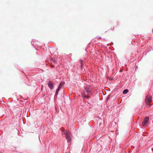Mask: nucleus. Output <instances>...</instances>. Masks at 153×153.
Returning <instances> with one entry per match:
<instances>
[{
	"label": "nucleus",
	"instance_id": "f257e3e1",
	"mask_svg": "<svg viewBox=\"0 0 153 153\" xmlns=\"http://www.w3.org/2000/svg\"><path fill=\"white\" fill-rule=\"evenodd\" d=\"M82 95L83 98L89 99L91 95V91L88 87H86L84 91L82 92Z\"/></svg>",
	"mask_w": 153,
	"mask_h": 153
},
{
	"label": "nucleus",
	"instance_id": "f03ea898",
	"mask_svg": "<svg viewBox=\"0 0 153 153\" xmlns=\"http://www.w3.org/2000/svg\"><path fill=\"white\" fill-rule=\"evenodd\" d=\"M63 133L65 135V137L68 142L71 140V134L70 132L67 130H64Z\"/></svg>",
	"mask_w": 153,
	"mask_h": 153
},
{
	"label": "nucleus",
	"instance_id": "7ed1b4c3",
	"mask_svg": "<svg viewBox=\"0 0 153 153\" xmlns=\"http://www.w3.org/2000/svg\"><path fill=\"white\" fill-rule=\"evenodd\" d=\"M145 101L147 105H149L152 101V97L149 95L147 96L146 98Z\"/></svg>",
	"mask_w": 153,
	"mask_h": 153
},
{
	"label": "nucleus",
	"instance_id": "20e7f679",
	"mask_svg": "<svg viewBox=\"0 0 153 153\" xmlns=\"http://www.w3.org/2000/svg\"><path fill=\"white\" fill-rule=\"evenodd\" d=\"M149 120V117H146L144 119L142 125L143 126H145L148 123Z\"/></svg>",
	"mask_w": 153,
	"mask_h": 153
},
{
	"label": "nucleus",
	"instance_id": "39448f33",
	"mask_svg": "<svg viewBox=\"0 0 153 153\" xmlns=\"http://www.w3.org/2000/svg\"><path fill=\"white\" fill-rule=\"evenodd\" d=\"M48 85L49 87L51 89H52L53 88V84L52 83L51 81H49L48 83Z\"/></svg>",
	"mask_w": 153,
	"mask_h": 153
},
{
	"label": "nucleus",
	"instance_id": "423d86ee",
	"mask_svg": "<svg viewBox=\"0 0 153 153\" xmlns=\"http://www.w3.org/2000/svg\"><path fill=\"white\" fill-rule=\"evenodd\" d=\"M64 84V82H61L60 83L59 85V86H58V88H60L62 86V85H63V84Z\"/></svg>",
	"mask_w": 153,
	"mask_h": 153
},
{
	"label": "nucleus",
	"instance_id": "0eeeda50",
	"mask_svg": "<svg viewBox=\"0 0 153 153\" xmlns=\"http://www.w3.org/2000/svg\"><path fill=\"white\" fill-rule=\"evenodd\" d=\"M128 92V90H127V89H125V90H124L123 92V94H126Z\"/></svg>",
	"mask_w": 153,
	"mask_h": 153
},
{
	"label": "nucleus",
	"instance_id": "6e6552de",
	"mask_svg": "<svg viewBox=\"0 0 153 153\" xmlns=\"http://www.w3.org/2000/svg\"><path fill=\"white\" fill-rule=\"evenodd\" d=\"M52 61L55 64H57V62L56 60L54 59H51Z\"/></svg>",
	"mask_w": 153,
	"mask_h": 153
},
{
	"label": "nucleus",
	"instance_id": "1a4fd4ad",
	"mask_svg": "<svg viewBox=\"0 0 153 153\" xmlns=\"http://www.w3.org/2000/svg\"><path fill=\"white\" fill-rule=\"evenodd\" d=\"M59 89H60V88H58V89L56 90V95H57V94H58Z\"/></svg>",
	"mask_w": 153,
	"mask_h": 153
},
{
	"label": "nucleus",
	"instance_id": "9d476101",
	"mask_svg": "<svg viewBox=\"0 0 153 153\" xmlns=\"http://www.w3.org/2000/svg\"><path fill=\"white\" fill-rule=\"evenodd\" d=\"M80 63L81 64V67H82L83 65V61L82 60H80Z\"/></svg>",
	"mask_w": 153,
	"mask_h": 153
},
{
	"label": "nucleus",
	"instance_id": "9b49d317",
	"mask_svg": "<svg viewBox=\"0 0 153 153\" xmlns=\"http://www.w3.org/2000/svg\"><path fill=\"white\" fill-rule=\"evenodd\" d=\"M109 97H110L109 96H108V97L107 98V99L108 100V99H109Z\"/></svg>",
	"mask_w": 153,
	"mask_h": 153
},
{
	"label": "nucleus",
	"instance_id": "f8f14e48",
	"mask_svg": "<svg viewBox=\"0 0 153 153\" xmlns=\"http://www.w3.org/2000/svg\"><path fill=\"white\" fill-rule=\"evenodd\" d=\"M51 67H53H53H54V66L52 65H51Z\"/></svg>",
	"mask_w": 153,
	"mask_h": 153
}]
</instances>
